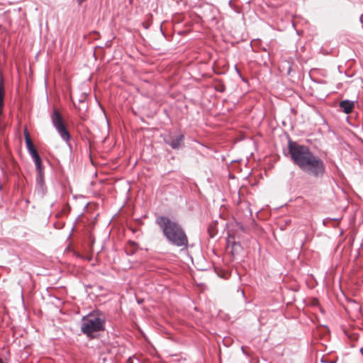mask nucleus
<instances>
[{"label":"nucleus","mask_w":363,"mask_h":363,"mask_svg":"<svg viewBox=\"0 0 363 363\" xmlns=\"http://www.w3.org/2000/svg\"><path fill=\"white\" fill-rule=\"evenodd\" d=\"M289 152L294 164L303 172L315 178H322L325 174V164L310 148L296 142L289 141Z\"/></svg>","instance_id":"nucleus-1"},{"label":"nucleus","mask_w":363,"mask_h":363,"mask_svg":"<svg viewBox=\"0 0 363 363\" xmlns=\"http://www.w3.org/2000/svg\"><path fill=\"white\" fill-rule=\"evenodd\" d=\"M163 140L165 144L169 145L174 150H179L184 146V135L182 133L177 135L169 133L166 135Z\"/></svg>","instance_id":"nucleus-4"},{"label":"nucleus","mask_w":363,"mask_h":363,"mask_svg":"<svg viewBox=\"0 0 363 363\" xmlns=\"http://www.w3.org/2000/svg\"><path fill=\"white\" fill-rule=\"evenodd\" d=\"M242 294L244 296L245 295V293H244V291L242 290Z\"/></svg>","instance_id":"nucleus-23"},{"label":"nucleus","mask_w":363,"mask_h":363,"mask_svg":"<svg viewBox=\"0 0 363 363\" xmlns=\"http://www.w3.org/2000/svg\"><path fill=\"white\" fill-rule=\"evenodd\" d=\"M224 87L219 88V89H217L218 91L223 92L224 91Z\"/></svg>","instance_id":"nucleus-17"},{"label":"nucleus","mask_w":363,"mask_h":363,"mask_svg":"<svg viewBox=\"0 0 363 363\" xmlns=\"http://www.w3.org/2000/svg\"><path fill=\"white\" fill-rule=\"evenodd\" d=\"M359 352H360V353L362 354V355L363 356V348H361V349L359 350Z\"/></svg>","instance_id":"nucleus-20"},{"label":"nucleus","mask_w":363,"mask_h":363,"mask_svg":"<svg viewBox=\"0 0 363 363\" xmlns=\"http://www.w3.org/2000/svg\"><path fill=\"white\" fill-rule=\"evenodd\" d=\"M4 98L3 97H0V108H4Z\"/></svg>","instance_id":"nucleus-14"},{"label":"nucleus","mask_w":363,"mask_h":363,"mask_svg":"<svg viewBox=\"0 0 363 363\" xmlns=\"http://www.w3.org/2000/svg\"><path fill=\"white\" fill-rule=\"evenodd\" d=\"M50 119L55 128L65 125L62 116L56 108H54L50 114Z\"/></svg>","instance_id":"nucleus-6"},{"label":"nucleus","mask_w":363,"mask_h":363,"mask_svg":"<svg viewBox=\"0 0 363 363\" xmlns=\"http://www.w3.org/2000/svg\"><path fill=\"white\" fill-rule=\"evenodd\" d=\"M128 363H133L130 357L128 359Z\"/></svg>","instance_id":"nucleus-21"},{"label":"nucleus","mask_w":363,"mask_h":363,"mask_svg":"<svg viewBox=\"0 0 363 363\" xmlns=\"http://www.w3.org/2000/svg\"><path fill=\"white\" fill-rule=\"evenodd\" d=\"M354 106V101L348 99L343 100L340 103V107L342 109L343 112L347 114L352 112Z\"/></svg>","instance_id":"nucleus-9"},{"label":"nucleus","mask_w":363,"mask_h":363,"mask_svg":"<svg viewBox=\"0 0 363 363\" xmlns=\"http://www.w3.org/2000/svg\"><path fill=\"white\" fill-rule=\"evenodd\" d=\"M74 104L76 108L79 109V111L85 112L88 108V105L86 101V96H83L81 99L78 100V104L74 102Z\"/></svg>","instance_id":"nucleus-10"},{"label":"nucleus","mask_w":363,"mask_h":363,"mask_svg":"<svg viewBox=\"0 0 363 363\" xmlns=\"http://www.w3.org/2000/svg\"><path fill=\"white\" fill-rule=\"evenodd\" d=\"M36 170V176H44V167L43 162H40L35 164Z\"/></svg>","instance_id":"nucleus-11"},{"label":"nucleus","mask_w":363,"mask_h":363,"mask_svg":"<svg viewBox=\"0 0 363 363\" xmlns=\"http://www.w3.org/2000/svg\"><path fill=\"white\" fill-rule=\"evenodd\" d=\"M31 157L34 161L35 164L42 162V160L38 153H36V154L32 155Z\"/></svg>","instance_id":"nucleus-13"},{"label":"nucleus","mask_w":363,"mask_h":363,"mask_svg":"<svg viewBox=\"0 0 363 363\" xmlns=\"http://www.w3.org/2000/svg\"><path fill=\"white\" fill-rule=\"evenodd\" d=\"M86 0H77L78 4H82L84 1H85Z\"/></svg>","instance_id":"nucleus-16"},{"label":"nucleus","mask_w":363,"mask_h":363,"mask_svg":"<svg viewBox=\"0 0 363 363\" xmlns=\"http://www.w3.org/2000/svg\"><path fill=\"white\" fill-rule=\"evenodd\" d=\"M224 87L219 88V89H217L218 91L223 92L224 91Z\"/></svg>","instance_id":"nucleus-18"},{"label":"nucleus","mask_w":363,"mask_h":363,"mask_svg":"<svg viewBox=\"0 0 363 363\" xmlns=\"http://www.w3.org/2000/svg\"><path fill=\"white\" fill-rule=\"evenodd\" d=\"M0 363H4V362L1 357H0Z\"/></svg>","instance_id":"nucleus-22"},{"label":"nucleus","mask_w":363,"mask_h":363,"mask_svg":"<svg viewBox=\"0 0 363 363\" xmlns=\"http://www.w3.org/2000/svg\"><path fill=\"white\" fill-rule=\"evenodd\" d=\"M55 129L59 135L60 136V138H62V140H64L67 144V145L71 148V145L69 143L71 135L67 128L66 127V125H64L60 127H57Z\"/></svg>","instance_id":"nucleus-7"},{"label":"nucleus","mask_w":363,"mask_h":363,"mask_svg":"<svg viewBox=\"0 0 363 363\" xmlns=\"http://www.w3.org/2000/svg\"><path fill=\"white\" fill-rule=\"evenodd\" d=\"M36 184H35V191L40 196L43 197L48 191L47 186L45 182V175L44 176H36Z\"/></svg>","instance_id":"nucleus-5"},{"label":"nucleus","mask_w":363,"mask_h":363,"mask_svg":"<svg viewBox=\"0 0 363 363\" xmlns=\"http://www.w3.org/2000/svg\"><path fill=\"white\" fill-rule=\"evenodd\" d=\"M263 50L265 51V52L267 51V50L266 48H263Z\"/></svg>","instance_id":"nucleus-24"},{"label":"nucleus","mask_w":363,"mask_h":363,"mask_svg":"<svg viewBox=\"0 0 363 363\" xmlns=\"http://www.w3.org/2000/svg\"><path fill=\"white\" fill-rule=\"evenodd\" d=\"M235 72H237V73L240 76V72L238 68L237 67V66L235 67Z\"/></svg>","instance_id":"nucleus-15"},{"label":"nucleus","mask_w":363,"mask_h":363,"mask_svg":"<svg viewBox=\"0 0 363 363\" xmlns=\"http://www.w3.org/2000/svg\"><path fill=\"white\" fill-rule=\"evenodd\" d=\"M5 90L3 79H0V97L4 98Z\"/></svg>","instance_id":"nucleus-12"},{"label":"nucleus","mask_w":363,"mask_h":363,"mask_svg":"<svg viewBox=\"0 0 363 363\" xmlns=\"http://www.w3.org/2000/svg\"><path fill=\"white\" fill-rule=\"evenodd\" d=\"M24 136H25V141H26V147H27L28 151L29 154L30 155V156L38 153L37 150H35V148L31 141V139L29 135V133L26 128L24 130Z\"/></svg>","instance_id":"nucleus-8"},{"label":"nucleus","mask_w":363,"mask_h":363,"mask_svg":"<svg viewBox=\"0 0 363 363\" xmlns=\"http://www.w3.org/2000/svg\"><path fill=\"white\" fill-rule=\"evenodd\" d=\"M3 114V108H0V116Z\"/></svg>","instance_id":"nucleus-19"},{"label":"nucleus","mask_w":363,"mask_h":363,"mask_svg":"<svg viewBox=\"0 0 363 363\" xmlns=\"http://www.w3.org/2000/svg\"><path fill=\"white\" fill-rule=\"evenodd\" d=\"M106 321V317L104 312L94 310L82 317L81 331L87 337H92L94 333L105 330Z\"/></svg>","instance_id":"nucleus-3"},{"label":"nucleus","mask_w":363,"mask_h":363,"mask_svg":"<svg viewBox=\"0 0 363 363\" xmlns=\"http://www.w3.org/2000/svg\"><path fill=\"white\" fill-rule=\"evenodd\" d=\"M155 223L170 245L182 249L187 248L189 245L188 237L179 222L167 216H160L157 217Z\"/></svg>","instance_id":"nucleus-2"}]
</instances>
